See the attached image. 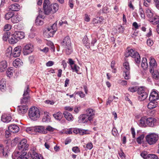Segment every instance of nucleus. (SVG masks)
Segmentation results:
<instances>
[{
    "label": "nucleus",
    "mask_w": 159,
    "mask_h": 159,
    "mask_svg": "<svg viewBox=\"0 0 159 159\" xmlns=\"http://www.w3.org/2000/svg\"><path fill=\"white\" fill-rule=\"evenodd\" d=\"M138 125L141 127H145L147 126L154 127L158 125L157 120L153 117L147 118L145 117H142L139 121Z\"/></svg>",
    "instance_id": "1"
},
{
    "label": "nucleus",
    "mask_w": 159,
    "mask_h": 159,
    "mask_svg": "<svg viewBox=\"0 0 159 159\" xmlns=\"http://www.w3.org/2000/svg\"><path fill=\"white\" fill-rule=\"evenodd\" d=\"M61 45L64 48V50L66 54H70L72 52L71 40L69 36H66L65 38Z\"/></svg>",
    "instance_id": "2"
},
{
    "label": "nucleus",
    "mask_w": 159,
    "mask_h": 159,
    "mask_svg": "<svg viewBox=\"0 0 159 159\" xmlns=\"http://www.w3.org/2000/svg\"><path fill=\"white\" fill-rule=\"evenodd\" d=\"M29 116L32 120H37L40 116V112L39 109L35 107H31L29 110Z\"/></svg>",
    "instance_id": "3"
},
{
    "label": "nucleus",
    "mask_w": 159,
    "mask_h": 159,
    "mask_svg": "<svg viewBox=\"0 0 159 159\" xmlns=\"http://www.w3.org/2000/svg\"><path fill=\"white\" fill-rule=\"evenodd\" d=\"M125 56L126 57H128L130 56L134 58L137 63L139 64L140 62V57L139 53L132 49H127L125 54Z\"/></svg>",
    "instance_id": "4"
},
{
    "label": "nucleus",
    "mask_w": 159,
    "mask_h": 159,
    "mask_svg": "<svg viewBox=\"0 0 159 159\" xmlns=\"http://www.w3.org/2000/svg\"><path fill=\"white\" fill-rule=\"evenodd\" d=\"M159 136L158 134L155 133H150L146 137V141L150 145L155 144L158 140Z\"/></svg>",
    "instance_id": "5"
},
{
    "label": "nucleus",
    "mask_w": 159,
    "mask_h": 159,
    "mask_svg": "<svg viewBox=\"0 0 159 159\" xmlns=\"http://www.w3.org/2000/svg\"><path fill=\"white\" fill-rule=\"evenodd\" d=\"M29 144L27 143V141L26 139L21 140L18 144L17 149L22 152H25L28 150Z\"/></svg>",
    "instance_id": "6"
},
{
    "label": "nucleus",
    "mask_w": 159,
    "mask_h": 159,
    "mask_svg": "<svg viewBox=\"0 0 159 159\" xmlns=\"http://www.w3.org/2000/svg\"><path fill=\"white\" fill-rule=\"evenodd\" d=\"M29 92V87L27 85L24 89L23 97L21 99V104H26L29 102L30 98Z\"/></svg>",
    "instance_id": "7"
},
{
    "label": "nucleus",
    "mask_w": 159,
    "mask_h": 159,
    "mask_svg": "<svg viewBox=\"0 0 159 159\" xmlns=\"http://www.w3.org/2000/svg\"><path fill=\"white\" fill-rule=\"evenodd\" d=\"M43 8L45 14L48 15L52 14L51 5L49 0H44L43 3Z\"/></svg>",
    "instance_id": "8"
},
{
    "label": "nucleus",
    "mask_w": 159,
    "mask_h": 159,
    "mask_svg": "<svg viewBox=\"0 0 159 159\" xmlns=\"http://www.w3.org/2000/svg\"><path fill=\"white\" fill-rule=\"evenodd\" d=\"M34 50L33 45L31 43H27L24 45L23 53L24 55H27L31 53Z\"/></svg>",
    "instance_id": "9"
},
{
    "label": "nucleus",
    "mask_w": 159,
    "mask_h": 159,
    "mask_svg": "<svg viewBox=\"0 0 159 159\" xmlns=\"http://www.w3.org/2000/svg\"><path fill=\"white\" fill-rule=\"evenodd\" d=\"M26 152H22L18 150H16L13 154L12 156L17 157V159H28V156Z\"/></svg>",
    "instance_id": "10"
},
{
    "label": "nucleus",
    "mask_w": 159,
    "mask_h": 159,
    "mask_svg": "<svg viewBox=\"0 0 159 159\" xmlns=\"http://www.w3.org/2000/svg\"><path fill=\"white\" fill-rule=\"evenodd\" d=\"M29 153L32 159H43L42 156L37 153L34 147L31 148Z\"/></svg>",
    "instance_id": "11"
},
{
    "label": "nucleus",
    "mask_w": 159,
    "mask_h": 159,
    "mask_svg": "<svg viewBox=\"0 0 159 159\" xmlns=\"http://www.w3.org/2000/svg\"><path fill=\"white\" fill-rule=\"evenodd\" d=\"M57 24L54 23L52 25H51L50 27L47 28L46 30V33L48 34V37H52L53 34L57 31Z\"/></svg>",
    "instance_id": "12"
},
{
    "label": "nucleus",
    "mask_w": 159,
    "mask_h": 159,
    "mask_svg": "<svg viewBox=\"0 0 159 159\" xmlns=\"http://www.w3.org/2000/svg\"><path fill=\"white\" fill-rule=\"evenodd\" d=\"M159 98V94L157 91L153 90L151 93L149 97L150 101H155Z\"/></svg>",
    "instance_id": "13"
},
{
    "label": "nucleus",
    "mask_w": 159,
    "mask_h": 159,
    "mask_svg": "<svg viewBox=\"0 0 159 159\" xmlns=\"http://www.w3.org/2000/svg\"><path fill=\"white\" fill-rule=\"evenodd\" d=\"M39 14L35 20V23L37 25L39 26L42 25L43 23V16L40 14L41 12H42L41 9H39Z\"/></svg>",
    "instance_id": "14"
},
{
    "label": "nucleus",
    "mask_w": 159,
    "mask_h": 159,
    "mask_svg": "<svg viewBox=\"0 0 159 159\" xmlns=\"http://www.w3.org/2000/svg\"><path fill=\"white\" fill-rule=\"evenodd\" d=\"M21 50V47L18 46L15 47L12 53V56L14 57H17L20 56Z\"/></svg>",
    "instance_id": "15"
},
{
    "label": "nucleus",
    "mask_w": 159,
    "mask_h": 159,
    "mask_svg": "<svg viewBox=\"0 0 159 159\" xmlns=\"http://www.w3.org/2000/svg\"><path fill=\"white\" fill-rule=\"evenodd\" d=\"M149 64L150 66V72L152 73V70H154L157 66V63L155 60L153 58L151 57L150 58Z\"/></svg>",
    "instance_id": "16"
},
{
    "label": "nucleus",
    "mask_w": 159,
    "mask_h": 159,
    "mask_svg": "<svg viewBox=\"0 0 159 159\" xmlns=\"http://www.w3.org/2000/svg\"><path fill=\"white\" fill-rule=\"evenodd\" d=\"M22 20V18L21 16L18 14L14 15V14L12 17L11 21V22L14 23H18Z\"/></svg>",
    "instance_id": "17"
},
{
    "label": "nucleus",
    "mask_w": 159,
    "mask_h": 159,
    "mask_svg": "<svg viewBox=\"0 0 159 159\" xmlns=\"http://www.w3.org/2000/svg\"><path fill=\"white\" fill-rule=\"evenodd\" d=\"M8 129L11 132L16 133L19 131L20 129L17 125L13 124L9 126Z\"/></svg>",
    "instance_id": "18"
},
{
    "label": "nucleus",
    "mask_w": 159,
    "mask_h": 159,
    "mask_svg": "<svg viewBox=\"0 0 159 159\" xmlns=\"http://www.w3.org/2000/svg\"><path fill=\"white\" fill-rule=\"evenodd\" d=\"M79 121L80 123H85L87 122L88 121H91V120L89 119L88 117L85 114L81 115L79 117Z\"/></svg>",
    "instance_id": "19"
},
{
    "label": "nucleus",
    "mask_w": 159,
    "mask_h": 159,
    "mask_svg": "<svg viewBox=\"0 0 159 159\" xmlns=\"http://www.w3.org/2000/svg\"><path fill=\"white\" fill-rule=\"evenodd\" d=\"M28 109V106L26 105H21L18 107V111L19 114H23L27 112Z\"/></svg>",
    "instance_id": "20"
},
{
    "label": "nucleus",
    "mask_w": 159,
    "mask_h": 159,
    "mask_svg": "<svg viewBox=\"0 0 159 159\" xmlns=\"http://www.w3.org/2000/svg\"><path fill=\"white\" fill-rule=\"evenodd\" d=\"M94 111L91 108L87 109L86 111V113L85 114L88 117L89 119L91 120L94 118Z\"/></svg>",
    "instance_id": "21"
},
{
    "label": "nucleus",
    "mask_w": 159,
    "mask_h": 159,
    "mask_svg": "<svg viewBox=\"0 0 159 159\" xmlns=\"http://www.w3.org/2000/svg\"><path fill=\"white\" fill-rule=\"evenodd\" d=\"M34 130L36 133H42L46 134L47 133L46 131L45 130L43 126H38L34 127Z\"/></svg>",
    "instance_id": "22"
},
{
    "label": "nucleus",
    "mask_w": 159,
    "mask_h": 159,
    "mask_svg": "<svg viewBox=\"0 0 159 159\" xmlns=\"http://www.w3.org/2000/svg\"><path fill=\"white\" fill-rule=\"evenodd\" d=\"M63 114L64 117L68 121H72L74 120V117L72 115L67 111H64L63 112Z\"/></svg>",
    "instance_id": "23"
},
{
    "label": "nucleus",
    "mask_w": 159,
    "mask_h": 159,
    "mask_svg": "<svg viewBox=\"0 0 159 159\" xmlns=\"http://www.w3.org/2000/svg\"><path fill=\"white\" fill-rule=\"evenodd\" d=\"M14 34L18 41L20 39H23L25 37V34L23 32H16Z\"/></svg>",
    "instance_id": "24"
},
{
    "label": "nucleus",
    "mask_w": 159,
    "mask_h": 159,
    "mask_svg": "<svg viewBox=\"0 0 159 159\" xmlns=\"http://www.w3.org/2000/svg\"><path fill=\"white\" fill-rule=\"evenodd\" d=\"M11 120V117L7 114L2 115L1 117V120L4 122L8 123Z\"/></svg>",
    "instance_id": "25"
},
{
    "label": "nucleus",
    "mask_w": 159,
    "mask_h": 159,
    "mask_svg": "<svg viewBox=\"0 0 159 159\" xmlns=\"http://www.w3.org/2000/svg\"><path fill=\"white\" fill-rule=\"evenodd\" d=\"M8 8L11 11H18L20 9V6L18 4H14L10 6Z\"/></svg>",
    "instance_id": "26"
},
{
    "label": "nucleus",
    "mask_w": 159,
    "mask_h": 159,
    "mask_svg": "<svg viewBox=\"0 0 159 159\" xmlns=\"http://www.w3.org/2000/svg\"><path fill=\"white\" fill-rule=\"evenodd\" d=\"M7 66V63L6 61H3L0 62V72L5 71Z\"/></svg>",
    "instance_id": "27"
},
{
    "label": "nucleus",
    "mask_w": 159,
    "mask_h": 159,
    "mask_svg": "<svg viewBox=\"0 0 159 159\" xmlns=\"http://www.w3.org/2000/svg\"><path fill=\"white\" fill-rule=\"evenodd\" d=\"M23 63L21 60L20 58H16L13 62V66L16 67H17L22 65Z\"/></svg>",
    "instance_id": "28"
},
{
    "label": "nucleus",
    "mask_w": 159,
    "mask_h": 159,
    "mask_svg": "<svg viewBox=\"0 0 159 159\" xmlns=\"http://www.w3.org/2000/svg\"><path fill=\"white\" fill-rule=\"evenodd\" d=\"M6 80L2 79L0 81V90L2 91H4L6 90Z\"/></svg>",
    "instance_id": "29"
},
{
    "label": "nucleus",
    "mask_w": 159,
    "mask_h": 159,
    "mask_svg": "<svg viewBox=\"0 0 159 159\" xmlns=\"http://www.w3.org/2000/svg\"><path fill=\"white\" fill-rule=\"evenodd\" d=\"M149 20L153 24H157L158 22L159 21V16L157 15L153 16L149 19Z\"/></svg>",
    "instance_id": "30"
},
{
    "label": "nucleus",
    "mask_w": 159,
    "mask_h": 159,
    "mask_svg": "<svg viewBox=\"0 0 159 159\" xmlns=\"http://www.w3.org/2000/svg\"><path fill=\"white\" fill-rule=\"evenodd\" d=\"M157 106V102L153 101H150V102L147 105V107L148 109H151L156 107Z\"/></svg>",
    "instance_id": "31"
},
{
    "label": "nucleus",
    "mask_w": 159,
    "mask_h": 159,
    "mask_svg": "<svg viewBox=\"0 0 159 159\" xmlns=\"http://www.w3.org/2000/svg\"><path fill=\"white\" fill-rule=\"evenodd\" d=\"M151 73L152 74V77L153 79L155 80L159 79V71L154 70V69H153Z\"/></svg>",
    "instance_id": "32"
},
{
    "label": "nucleus",
    "mask_w": 159,
    "mask_h": 159,
    "mask_svg": "<svg viewBox=\"0 0 159 159\" xmlns=\"http://www.w3.org/2000/svg\"><path fill=\"white\" fill-rule=\"evenodd\" d=\"M8 41L10 43L14 44L16 43L18 41V40L14 36L13 34L10 36Z\"/></svg>",
    "instance_id": "33"
},
{
    "label": "nucleus",
    "mask_w": 159,
    "mask_h": 159,
    "mask_svg": "<svg viewBox=\"0 0 159 159\" xmlns=\"http://www.w3.org/2000/svg\"><path fill=\"white\" fill-rule=\"evenodd\" d=\"M141 65L142 67L144 69H145L148 68V64L147 63V60L146 58H143Z\"/></svg>",
    "instance_id": "34"
},
{
    "label": "nucleus",
    "mask_w": 159,
    "mask_h": 159,
    "mask_svg": "<svg viewBox=\"0 0 159 159\" xmlns=\"http://www.w3.org/2000/svg\"><path fill=\"white\" fill-rule=\"evenodd\" d=\"M51 7L52 8V14L56 12L59 9V6L58 4L55 3L53 4H51Z\"/></svg>",
    "instance_id": "35"
},
{
    "label": "nucleus",
    "mask_w": 159,
    "mask_h": 159,
    "mask_svg": "<svg viewBox=\"0 0 159 159\" xmlns=\"http://www.w3.org/2000/svg\"><path fill=\"white\" fill-rule=\"evenodd\" d=\"M53 116L56 120H60L63 117V115L61 112H58L54 114Z\"/></svg>",
    "instance_id": "36"
},
{
    "label": "nucleus",
    "mask_w": 159,
    "mask_h": 159,
    "mask_svg": "<svg viewBox=\"0 0 159 159\" xmlns=\"http://www.w3.org/2000/svg\"><path fill=\"white\" fill-rule=\"evenodd\" d=\"M14 72L13 68H9L6 71V74L8 77L10 78L13 75V72Z\"/></svg>",
    "instance_id": "37"
},
{
    "label": "nucleus",
    "mask_w": 159,
    "mask_h": 159,
    "mask_svg": "<svg viewBox=\"0 0 159 159\" xmlns=\"http://www.w3.org/2000/svg\"><path fill=\"white\" fill-rule=\"evenodd\" d=\"M147 97V93H143L142 94L139 95V100L140 101H143Z\"/></svg>",
    "instance_id": "38"
},
{
    "label": "nucleus",
    "mask_w": 159,
    "mask_h": 159,
    "mask_svg": "<svg viewBox=\"0 0 159 159\" xmlns=\"http://www.w3.org/2000/svg\"><path fill=\"white\" fill-rule=\"evenodd\" d=\"M146 13L149 19L154 16L152 10L150 8H148L146 9Z\"/></svg>",
    "instance_id": "39"
},
{
    "label": "nucleus",
    "mask_w": 159,
    "mask_h": 159,
    "mask_svg": "<svg viewBox=\"0 0 159 159\" xmlns=\"http://www.w3.org/2000/svg\"><path fill=\"white\" fill-rule=\"evenodd\" d=\"M12 48L11 47H8L6 50V54L7 57H9L12 55Z\"/></svg>",
    "instance_id": "40"
},
{
    "label": "nucleus",
    "mask_w": 159,
    "mask_h": 159,
    "mask_svg": "<svg viewBox=\"0 0 159 159\" xmlns=\"http://www.w3.org/2000/svg\"><path fill=\"white\" fill-rule=\"evenodd\" d=\"M144 137V135L142 134L139 136L136 139V141L139 144H141L143 142Z\"/></svg>",
    "instance_id": "41"
},
{
    "label": "nucleus",
    "mask_w": 159,
    "mask_h": 159,
    "mask_svg": "<svg viewBox=\"0 0 159 159\" xmlns=\"http://www.w3.org/2000/svg\"><path fill=\"white\" fill-rule=\"evenodd\" d=\"M103 19L102 17H100L99 18L97 17L96 18L93 19V23L95 24L101 23Z\"/></svg>",
    "instance_id": "42"
},
{
    "label": "nucleus",
    "mask_w": 159,
    "mask_h": 159,
    "mask_svg": "<svg viewBox=\"0 0 159 159\" xmlns=\"http://www.w3.org/2000/svg\"><path fill=\"white\" fill-rule=\"evenodd\" d=\"M71 67L73 72H75L77 73H78L80 67L78 66L75 64L71 66Z\"/></svg>",
    "instance_id": "43"
},
{
    "label": "nucleus",
    "mask_w": 159,
    "mask_h": 159,
    "mask_svg": "<svg viewBox=\"0 0 159 159\" xmlns=\"http://www.w3.org/2000/svg\"><path fill=\"white\" fill-rule=\"evenodd\" d=\"M79 134L80 135H83L84 134H88L89 133L88 130H84L79 129Z\"/></svg>",
    "instance_id": "44"
},
{
    "label": "nucleus",
    "mask_w": 159,
    "mask_h": 159,
    "mask_svg": "<svg viewBox=\"0 0 159 159\" xmlns=\"http://www.w3.org/2000/svg\"><path fill=\"white\" fill-rule=\"evenodd\" d=\"M124 74L123 75L125 78L126 80H129L130 79V77L129 76V70H124Z\"/></svg>",
    "instance_id": "45"
},
{
    "label": "nucleus",
    "mask_w": 159,
    "mask_h": 159,
    "mask_svg": "<svg viewBox=\"0 0 159 159\" xmlns=\"http://www.w3.org/2000/svg\"><path fill=\"white\" fill-rule=\"evenodd\" d=\"M10 36V33L9 32L5 33L3 35L2 37L3 40L4 41H6L8 39H9Z\"/></svg>",
    "instance_id": "46"
},
{
    "label": "nucleus",
    "mask_w": 159,
    "mask_h": 159,
    "mask_svg": "<svg viewBox=\"0 0 159 159\" xmlns=\"http://www.w3.org/2000/svg\"><path fill=\"white\" fill-rule=\"evenodd\" d=\"M14 13L12 12H9L5 14V18L7 20H9L10 18L11 19Z\"/></svg>",
    "instance_id": "47"
},
{
    "label": "nucleus",
    "mask_w": 159,
    "mask_h": 159,
    "mask_svg": "<svg viewBox=\"0 0 159 159\" xmlns=\"http://www.w3.org/2000/svg\"><path fill=\"white\" fill-rule=\"evenodd\" d=\"M134 1V0H128V6L132 10H134V6L132 4V2Z\"/></svg>",
    "instance_id": "48"
},
{
    "label": "nucleus",
    "mask_w": 159,
    "mask_h": 159,
    "mask_svg": "<svg viewBox=\"0 0 159 159\" xmlns=\"http://www.w3.org/2000/svg\"><path fill=\"white\" fill-rule=\"evenodd\" d=\"M115 61H112L111 63V67L112 69V72L114 73H116V68H115Z\"/></svg>",
    "instance_id": "49"
},
{
    "label": "nucleus",
    "mask_w": 159,
    "mask_h": 159,
    "mask_svg": "<svg viewBox=\"0 0 159 159\" xmlns=\"http://www.w3.org/2000/svg\"><path fill=\"white\" fill-rule=\"evenodd\" d=\"M147 159H158V158L155 154H149L148 155Z\"/></svg>",
    "instance_id": "50"
},
{
    "label": "nucleus",
    "mask_w": 159,
    "mask_h": 159,
    "mask_svg": "<svg viewBox=\"0 0 159 159\" xmlns=\"http://www.w3.org/2000/svg\"><path fill=\"white\" fill-rule=\"evenodd\" d=\"M123 66L125 69L124 70H130V67L129 65V63L127 62H125L123 63Z\"/></svg>",
    "instance_id": "51"
},
{
    "label": "nucleus",
    "mask_w": 159,
    "mask_h": 159,
    "mask_svg": "<svg viewBox=\"0 0 159 159\" xmlns=\"http://www.w3.org/2000/svg\"><path fill=\"white\" fill-rule=\"evenodd\" d=\"M139 12L141 17L143 19H144L145 16L144 11L142 8H140L139 9Z\"/></svg>",
    "instance_id": "52"
},
{
    "label": "nucleus",
    "mask_w": 159,
    "mask_h": 159,
    "mask_svg": "<svg viewBox=\"0 0 159 159\" xmlns=\"http://www.w3.org/2000/svg\"><path fill=\"white\" fill-rule=\"evenodd\" d=\"M117 30L120 33H122L124 30V28L121 25H118L117 27Z\"/></svg>",
    "instance_id": "53"
},
{
    "label": "nucleus",
    "mask_w": 159,
    "mask_h": 159,
    "mask_svg": "<svg viewBox=\"0 0 159 159\" xmlns=\"http://www.w3.org/2000/svg\"><path fill=\"white\" fill-rule=\"evenodd\" d=\"M112 135L114 136H117L118 135V131L115 127H113L112 130Z\"/></svg>",
    "instance_id": "54"
},
{
    "label": "nucleus",
    "mask_w": 159,
    "mask_h": 159,
    "mask_svg": "<svg viewBox=\"0 0 159 159\" xmlns=\"http://www.w3.org/2000/svg\"><path fill=\"white\" fill-rule=\"evenodd\" d=\"M137 89L138 88L136 87H130L128 89L129 91L132 93L135 92Z\"/></svg>",
    "instance_id": "55"
},
{
    "label": "nucleus",
    "mask_w": 159,
    "mask_h": 159,
    "mask_svg": "<svg viewBox=\"0 0 159 159\" xmlns=\"http://www.w3.org/2000/svg\"><path fill=\"white\" fill-rule=\"evenodd\" d=\"M42 120L43 122H48L50 121V117L48 115H46L44 116Z\"/></svg>",
    "instance_id": "56"
},
{
    "label": "nucleus",
    "mask_w": 159,
    "mask_h": 159,
    "mask_svg": "<svg viewBox=\"0 0 159 159\" xmlns=\"http://www.w3.org/2000/svg\"><path fill=\"white\" fill-rule=\"evenodd\" d=\"M55 130V129L50 126H47L45 130L47 132V131L50 132H53Z\"/></svg>",
    "instance_id": "57"
},
{
    "label": "nucleus",
    "mask_w": 159,
    "mask_h": 159,
    "mask_svg": "<svg viewBox=\"0 0 159 159\" xmlns=\"http://www.w3.org/2000/svg\"><path fill=\"white\" fill-rule=\"evenodd\" d=\"M11 26L9 24L5 25L4 27V30L6 31H8L11 29Z\"/></svg>",
    "instance_id": "58"
},
{
    "label": "nucleus",
    "mask_w": 159,
    "mask_h": 159,
    "mask_svg": "<svg viewBox=\"0 0 159 159\" xmlns=\"http://www.w3.org/2000/svg\"><path fill=\"white\" fill-rule=\"evenodd\" d=\"M72 150L75 153H78L80 152V150L78 147H73L72 148Z\"/></svg>",
    "instance_id": "59"
},
{
    "label": "nucleus",
    "mask_w": 159,
    "mask_h": 159,
    "mask_svg": "<svg viewBox=\"0 0 159 159\" xmlns=\"http://www.w3.org/2000/svg\"><path fill=\"white\" fill-rule=\"evenodd\" d=\"M141 156L143 158L147 159V157L148 156L147 152H142L141 154Z\"/></svg>",
    "instance_id": "60"
},
{
    "label": "nucleus",
    "mask_w": 159,
    "mask_h": 159,
    "mask_svg": "<svg viewBox=\"0 0 159 159\" xmlns=\"http://www.w3.org/2000/svg\"><path fill=\"white\" fill-rule=\"evenodd\" d=\"M29 60L31 63H34L35 61L34 57L33 56H31L29 57Z\"/></svg>",
    "instance_id": "61"
},
{
    "label": "nucleus",
    "mask_w": 159,
    "mask_h": 159,
    "mask_svg": "<svg viewBox=\"0 0 159 159\" xmlns=\"http://www.w3.org/2000/svg\"><path fill=\"white\" fill-rule=\"evenodd\" d=\"M76 94L79 95L80 97L81 98H83L85 96V94L83 92L81 91L77 92Z\"/></svg>",
    "instance_id": "62"
},
{
    "label": "nucleus",
    "mask_w": 159,
    "mask_h": 159,
    "mask_svg": "<svg viewBox=\"0 0 159 159\" xmlns=\"http://www.w3.org/2000/svg\"><path fill=\"white\" fill-rule=\"evenodd\" d=\"M138 93L139 95H140L141 94H142L143 93L146 92H145L144 89L143 87H141L139 89Z\"/></svg>",
    "instance_id": "63"
},
{
    "label": "nucleus",
    "mask_w": 159,
    "mask_h": 159,
    "mask_svg": "<svg viewBox=\"0 0 159 159\" xmlns=\"http://www.w3.org/2000/svg\"><path fill=\"white\" fill-rule=\"evenodd\" d=\"M87 148L89 150H91L93 147V145L91 143H89L86 144Z\"/></svg>",
    "instance_id": "64"
}]
</instances>
